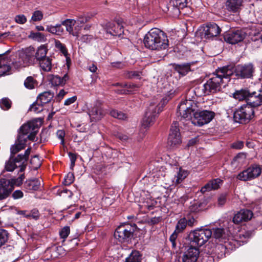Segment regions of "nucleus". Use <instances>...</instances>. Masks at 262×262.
Masks as SVG:
<instances>
[{"label": "nucleus", "instance_id": "nucleus-45", "mask_svg": "<svg viewBox=\"0 0 262 262\" xmlns=\"http://www.w3.org/2000/svg\"><path fill=\"white\" fill-rule=\"evenodd\" d=\"M110 114L112 117L119 120H125L127 118V115L126 114L117 110H112Z\"/></svg>", "mask_w": 262, "mask_h": 262}, {"label": "nucleus", "instance_id": "nucleus-11", "mask_svg": "<svg viewBox=\"0 0 262 262\" xmlns=\"http://www.w3.org/2000/svg\"><path fill=\"white\" fill-rule=\"evenodd\" d=\"M261 172V169L257 164H252L237 176V179L243 181H251L258 177Z\"/></svg>", "mask_w": 262, "mask_h": 262}, {"label": "nucleus", "instance_id": "nucleus-42", "mask_svg": "<svg viewBox=\"0 0 262 262\" xmlns=\"http://www.w3.org/2000/svg\"><path fill=\"white\" fill-rule=\"evenodd\" d=\"M55 46L66 57L67 61L68 60V59L70 60V58L68 57V53L67 49L66 48V46L64 44L62 43L58 40H55Z\"/></svg>", "mask_w": 262, "mask_h": 262}, {"label": "nucleus", "instance_id": "nucleus-17", "mask_svg": "<svg viewBox=\"0 0 262 262\" xmlns=\"http://www.w3.org/2000/svg\"><path fill=\"white\" fill-rule=\"evenodd\" d=\"M102 105V102L97 100L95 102L94 106L89 111V115L92 121L99 120L104 116L105 112Z\"/></svg>", "mask_w": 262, "mask_h": 262}, {"label": "nucleus", "instance_id": "nucleus-32", "mask_svg": "<svg viewBox=\"0 0 262 262\" xmlns=\"http://www.w3.org/2000/svg\"><path fill=\"white\" fill-rule=\"evenodd\" d=\"M10 61L7 57L0 59V76L10 74L11 67L9 64Z\"/></svg>", "mask_w": 262, "mask_h": 262}, {"label": "nucleus", "instance_id": "nucleus-5", "mask_svg": "<svg viewBox=\"0 0 262 262\" xmlns=\"http://www.w3.org/2000/svg\"><path fill=\"white\" fill-rule=\"evenodd\" d=\"M135 225L124 224L118 226L114 232V237L119 242L128 241L135 232Z\"/></svg>", "mask_w": 262, "mask_h": 262}, {"label": "nucleus", "instance_id": "nucleus-38", "mask_svg": "<svg viewBox=\"0 0 262 262\" xmlns=\"http://www.w3.org/2000/svg\"><path fill=\"white\" fill-rule=\"evenodd\" d=\"M193 92L198 97H201L202 96L207 95L210 94L209 90H208L207 86H206L205 83L196 86L193 91Z\"/></svg>", "mask_w": 262, "mask_h": 262}, {"label": "nucleus", "instance_id": "nucleus-24", "mask_svg": "<svg viewBox=\"0 0 262 262\" xmlns=\"http://www.w3.org/2000/svg\"><path fill=\"white\" fill-rule=\"evenodd\" d=\"M76 25V21L73 19H67L61 22V25L64 26L66 28V30L71 35L74 36H78L79 32V28H78L77 26L75 27L74 29L73 26Z\"/></svg>", "mask_w": 262, "mask_h": 262}, {"label": "nucleus", "instance_id": "nucleus-28", "mask_svg": "<svg viewBox=\"0 0 262 262\" xmlns=\"http://www.w3.org/2000/svg\"><path fill=\"white\" fill-rule=\"evenodd\" d=\"M169 5L174 14L178 15L180 13V9L186 7L187 0H171Z\"/></svg>", "mask_w": 262, "mask_h": 262}, {"label": "nucleus", "instance_id": "nucleus-51", "mask_svg": "<svg viewBox=\"0 0 262 262\" xmlns=\"http://www.w3.org/2000/svg\"><path fill=\"white\" fill-rule=\"evenodd\" d=\"M90 19V17L88 16H80L78 17L77 19L75 20L76 24L77 25V27L78 28H79L81 26L79 25H82L86 22H88Z\"/></svg>", "mask_w": 262, "mask_h": 262}, {"label": "nucleus", "instance_id": "nucleus-60", "mask_svg": "<svg viewBox=\"0 0 262 262\" xmlns=\"http://www.w3.org/2000/svg\"><path fill=\"white\" fill-rule=\"evenodd\" d=\"M57 137L61 140V143H64V138L65 136L64 131L63 130H58L56 132Z\"/></svg>", "mask_w": 262, "mask_h": 262}, {"label": "nucleus", "instance_id": "nucleus-18", "mask_svg": "<svg viewBox=\"0 0 262 262\" xmlns=\"http://www.w3.org/2000/svg\"><path fill=\"white\" fill-rule=\"evenodd\" d=\"M246 35V33L243 31L236 30L225 34L224 39L226 42L230 44H235L242 41L245 38Z\"/></svg>", "mask_w": 262, "mask_h": 262}, {"label": "nucleus", "instance_id": "nucleus-21", "mask_svg": "<svg viewBox=\"0 0 262 262\" xmlns=\"http://www.w3.org/2000/svg\"><path fill=\"white\" fill-rule=\"evenodd\" d=\"M169 166L173 170H176L174 178L172 179L173 185H177L181 183L188 174L187 170H184L181 167H179L177 165L172 166L169 165Z\"/></svg>", "mask_w": 262, "mask_h": 262}, {"label": "nucleus", "instance_id": "nucleus-43", "mask_svg": "<svg viewBox=\"0 0 262 262\" xmlns=\"http://www.w3.org/2000/svg\"><path fill=\"white\" fill-rule=\"evenodd\" d=\"M187 226L186 218L183 217L178 222L176 226L175 230L179 233H181L185 229Z\"/></svg>", "mask_w": 262, "mask_h": 262}, {"label": "nucleus", "instance_id": "nucleus-56", "mask_svg": "<svg viewBox=\"0 0 262 262\" xmlns=\"http://www.w3.org/2000/svg\"><path fill=\"white\" fill-rule=\"evenodd\" d=\"M15 21L19 24H24L27 21V18L23 14L17 15L15 17Z\"/></svg>", "mask_w": 262, "mask_h": 262}, {"label": "nucleus", "instance_id": "nucleus-64", "mask_svg": "<svg viewBox=\"0 0 262 262\" xmlns=\"http://www.w3.org/2000/svg\"><path fill=\"white\" fill-rule=\"evenodd\" d=\"M76 99H77V97L76 96H73L71 98H69L68 99H66L64 101V104L65 105H69L73 103L74 102H75V101L76 100Z\"/></svg>", "mask_w": 262, "mask_h": 262}, {"label": "nucleus", "instance_id": "nucleus-62", "mask_svg": "<svg viewBox=\"0 0 262 262\" xmlns=\"http://www.w3.org/2000/svg\"><path fill=\"white\" fill-rule=\"evenodd\" d=\"M93 39L91 35H84L81 37V40L84 42H89Z\"/></svg>", "mask_w": 262, "mask_h": 262}, {"label": "nucleus", "instance_id": "nucleus-6", "mask_svg": "<svg viewBox=\"0 0 262 262\" xmlns=\"http://www.w3.org/2000/svg\"><path fill=\"white\" fill-rule=\"evenodd\" d=\"M254 110L251 106L247 104L236 110L233 115L234 120L240 123H247L254 116Z\"/></svg>", "mask_w": 262, "mask_h": 262}, {"label": "nucleus", "instance_id": "nucleus-49", "mask_svg": "<svg viewBox=\"0 0 262 262\" xmlns=\"http://www.w3.org/2000/svg\"><path fill=\"white\" fill-rule=\"evenodd\" d=\"M30 36L38 41H44L46 39V36L40 32L31 33Z\"/></svg>", "mask_w": 262, "mask_h": 262}, {"label": "nucleus", "instance_id": "nucleus-63", "mask_svg": "<svg viewBox=\"0 0 262 262\" xmlns=\"http://www.w3.org/2000/svg\"><path fill=\"white\" fill-rule=\"evenodd\" d=\"M23 192L21 190H15L12 195L15 199H18L23 198Z\"/></svg>", "mask_w": 262, "mask_h": 262}, {"label": "nucleus", "instance_id": "nucleus-19", "mask_svg": "<svg viewBox=\"0 0 262 262\" xmlns=\"http://www.w3.org/2000/svg\"><path fill=\"white\" fill-rule=\"evenodd\" d=\"M252 216L253 213L251 210L242 209L234 215L232 221L234 224H238L243 222L250 220Z\"/></svg>", "mask_w": 262, "mask_h": 262}, {"label": "nucleus", "instance_id": "nucleus-23", "mask_svg": "<svg viewBox=\"0 0 262 262\" xmlns=\"http://www.w3.org/2000/svg\"><path fill=\"white\" fill-rule=\"evenodd\" d=\"M13 188L10 181L6 179H0V200L7 198L13 190Z\"/></svg>", "mask_w": 262, "mask_h": 262}, {"label": "nucleus", "instance_id": "nucleus-13", "mask_svg": "<svg viewBox=\"0 0 262 262\" xmlns=\"http://www.w3.org/2000/svg\"><path fill=\"white\" fill-rule=\"evenodd\" d=\"M179 126L177 122H173L171 126L167 143L171 148L177 147L182 142Z\"/></svg>", "mask_w": 262, "mask_h": 262}, {"label": "nucleus", "instance_id": "nucleus-34", "mask_svg": "<svg viewBox=\"0 0 262 262\" xmlns=\"http://www.w3.org/2000/svg\"><path fill=\"white\" fill-rule=\"evenodd\" d=\"M54 97V94L49 92H44L39 95L37 100L43 105L50 102Z\"/></svg>", "mask_w": 262, "mask_h": 262}, {"label": "nucleus", "instance_id": "nucleus-10", "mask_svg": "<svg viewBox=\"0 0 262 262\" xmlns=\"http://www.w3.org/2000/svg\"><path fill=\"white\" fill-rule=\"evenodd\" d=\"M214 116L215 113L212 111L207 110L199 111L198 110L190 121L194 125L201 126L210 122Z\"/></svg>", "mask_w": 262, "mask_h": 262}, {"label": "nucleus", "instance_id": "nucleus-58", "mask_svg": "<svg viewBox=\"0 0 262 262\" xmlns=\"http://www.w3.org/2000/svg\"><path fill=\"white\" fill-rule=\"evenodd\" d=\"M201 204H193L189 207V210L191 212L196 213L200 210Z\"/></svg>", "mask_w": 262, "mask_h": 262}, {"label": "nucleus", "instance_id": "nucleus-12", "mask_svg": "<svg viewBox=\"0 0 262 262\" xmlns=\"http://www.w3.org/2000/svg\"><path fill=\"white\" fill-rule=\"evenodd\" d=\"M162 110H160L159 108L158 112L157 113V107L155 106V104H150L145 112V115L141 121L142 127L146 129L152 125L158 114Z\"/></svg>", "mask_w": 262, "mask_h": 262}, {"label": "nucleus", "instance_id": "nucleus-52", "mask_svg": "<svg viewBox=\"0 0 262 262\" xmlns=\"http://www.w3.org/2000/svg\"><path fill=\"white\" fill-rule=\"evenodd\" d=\"M70 233V229L69 226L64 227L59 232L61 238L65 239Z\"/></svg>", "mask_w": 262, "mask_h": 262}, {"label": "nucleus", "instance_id": "nucleus-26", "mask_svg": "<svg viewBox=\"0 0 262 262\" xmlns=\"http://www.w3.org/2000/svg\"><path fill=\"white\" fill-rule=\"evenodd\" d=\"M116 85H120L122 88H125L126 89L118 90L116 93L119 94H127L133 93L138 90L140 85L134 83H119L116 84Z\"/></svg>", "mask_w": 262, "mask_h": 262}, {"label": "nucleus", "instance_id": "nucleus-4", "mask_svg": "<svg viewBox=\"0 0 262 262\" xmlns=\"http://www.w3.org/2000/svg\"><path fill=\"white\" fill-rule=\"evenodd\" d=\"M31 152V148H28L24 154H19L16 158L11 157L9 161L6 162L5 169L7 171H12L17 166L20 167V171H23L26 168V162Z\"/></svg>", "mask_w": 262, "mask_h": 262}, {"label": "nucleus", "instance_id": "nucleus-16", "mask_svg": "<svg viewBox=\"0 0 262 262\" xmlns=\"http://www.w3.org/2000/svg\"><path fill=\"white\" fill-rule=\"evenodd\" d=\"M220 28L214 23H207L203 27L202 36L206 39H210L217 36L221 32Z\"/></svg>", "mask_w": 262, "mask_h": 262}, {"label": "nucleus", "instance_id": "nucleus-36", "mask_svg": "<svg viewBox=\"0 0 262 262\" xmlns=\"http://www.w3.org/2000/svg\"><path fill=\"white\" fill-rule=\"evenodd\" d=\"M174 69L181 76H184L190 71V64L189 63L176 64Z\"/></svg>", "mask_w": 262, "mask_h": 262}, {"label": "nucleus", "instance_id": "nucleus-29", "mask_svg": "<svg viewBox=\"0 0 262 262\" xmlns=\"http://www.w3.org/2000/svg\"><path fill=\"white\" fill-rule=\"evenodd\" d=\"M27 140V138L24 136H18L17 140L15 145L11 148V154L14 155L25 148Z\"/></svg>", "mask_w": 262, "mask_h": 262}, {"label": "nucleus", "instance_id": "nucleus-31", "mask_svg": "<svg viewBox=\"0 0 262 262\" xmlns=\"http://www.w3.org/2000/svg\"><path fill=\"white\" fill-rule=\"evenodd\" d=\"M242 3L243 0H227L225 6L228 11L235 13L240 10Z\"/></svg>", "mask_w": 262, "mask_h": 262}, {"label": "nucleus", "instance_id": "nucleus-39", "mask_svg": "<svg viewBox=\"0 0 262 262\" xmlns=\"http://www.w3.org/2000/svg\"><path fill=\"white\" fill-rule=\"evenodd\" d=\"M141 255L138 251L134 250L126 258V262H141Z\"/></svg>", "mask_w": 262, "mask_h": 262}, {"label": "nucleus", "instance_id": "nucleus-55", "mask_svg": "<svg viewBox=\"0 0 262 262\" xmlns=\"http://www.w3.org/2000/svg\"><path fill=\"white\" fill-rule=\"evenodd\" d=\"M227 200V194H221L217 199L218 205L222 206L225 204Z\"/></svg>", "mask_w": 262, "mask_h": 262}, {"label": "nucleus", "instance_id": "nucleus-48", "mask_svg": "<svg viewBox=\"0 0 262 262\" xmlns=\"http://www.w3.org/2000/svg\"><path fill=\"white\" fill-rule=\"evenodd\" d=\"M11 106V101L7 98H5L2 99L0 101V106L2 109L4 110H9Z\"/></svg>", "mask_w": 262, "mask_h": 262}, {"label": "nucleus", "instance_id": "nucleus-50", "mask_svg": "<svg viewBox=\"0 0 262 262\" xmlns=\"http://www.w3.org/2000/svg\"><path fill=\"white\" fill-rule=\"evenodd\" d=\"M8 232L5 230H0V247L8 241Z\"/></svg>", "mask_w": 262, "mask_h": 262}, {"label": "nucleus", "instance_id": "nucleus-7", "mask_svg": "<svg viewBox=\"0 0 262 262\" xmlns=\"http://www.w3.org/2000/svg\"><path fill=\"white\" fill-rule=\"evenodd\" d=\"M213 236L216 239H218L219 242H224V244L220 245L222 249L227 250L228 251L232 250L236 247L237 242L232 239H227L228 234L226 233L225 230L223 228H215L214 230Z\"/></svg>", "mask_w": 262, "mask_h": 262}, {"label": "nucleus", "instance_id": "nucleus-9", "mask_svg": "<svg viewBox=\"0 0 262 262\" xmlns=\"http://www.w3.org/2000/svg\"><path fill=\"white\" fill-rule=\"evenodd\" d=\"M191 235L192 242L198 246H202L211 237L212 232L208 228H200L194 230L191 233Z\"/></svg>", "mask_w": 262, "mask_h": 262}, {"label": "nucleus", "instance_id": "nucleus-22", "mask_svg": "<svg viewBox=\"0 0 262 262\" xmlns=\"http://www.w3.org/2000/svg\"><path fill=\"white\" fill-rule=\"evenodd\" d=\"M198 248L190 246L184 253L183 256V262H195L199 255Z\"/></svg>", "mask_w": 262, "mask_h": 262}, {"label": "nucleus", "instance_id": "nucleus-59", "mask_svg": "<svg viewBox=\"0 0 262 262\" xmlns=\"http://www.w3.org/2000/svg\"><path fill=\"white\" fill-rule=\"evenodd\" d=\"M197 221L193 217H188V219H186L187 225L190 227L195 225Z\"/></svg>", "mask_w": 262, "mask_h": 262}, {"label": "nucleus", "instance_id": "nucleus-27", "mask_svg": "<svg viewBox=\"0 0 262 262\" xmlns=\"http://www.w3.org/2000/svg\"><path fill=\"white\" fill-rule=\"evenodd\" d=\"M69 79V77L67 74H65L63 77L61 78L58 75H51L49 76V80L52 86H63Z\"/></svg>", "mask_w": 262, "mask_h": 262}, {"label": "nucleus", "instance_id": "nucleus-3", "mask_svg": "<svg viewBox=\"0 0 262 262\" xmlns=\"http://www.w3.org/2000/svg\"><path fill=\"white\" fill-rule=\"evenodd\" d=\"M197 103L187 97L181 101L177 108V115L180 120L182 119L190 121L198 110Z\"/></svg>", "mask_w": 262, "mask_h": 262}, {"label": "nucleus", "instance_id": "nucleus-30", "mask_svg": "<svg viewBox=\"0 0 262 262\" xmlns=\"http://www.w3.org/2000/svg\"><path fill=\"white\" fill-rule=\"evenodd\" d=\"M222 183V180L220 179H215L210 181L201 189L202 193L210 191L212 190L217 189Z\"/></svg>", "mask_w": 262, "mask_h": 262}, {"label": "nucleus", "instance_id": "nucleus-46", "mask_svg": "<svg viewBox=\"0 0 262 262\" xmlns=\"http://www.w3.org/2000/svg\"><path fill=\"white\" fill-rule=\"evenodd\" d=\"M24 179V174H21L17 178H14L11 179V180H9L10 183L14 188V186H18L21 184Z\"/></svg>", "mask_w": 262, "mask_h": 262}, {"label": "nucleus", "instance_id": "nucleus-33", "mask_svg": "<svg viewBox=\"0 0 262 262\" xmlns=\"http://www.w3.org/2000/svg\"><path fill=\"white\" fill-rule=\"evenodd\" d=\"M247 162V155L245 152H240L233 159L232 165L235 167H240Z\"/></svg>", "mask_w": 262, "mask_h": 262}, {"label": "nucleus", "instance_id": "nucleus-54", "mask_svg": "<svg viewBox=\"0 0 262 262\" xmlns=\"http://www.w3.org/2000/svg\"><path fill=\"white\" fill-rule=\"evenodd\" d=\"M43 18V14L40 11H35L31 17V19L34 21H39Z\"/></svg>", "mask_w": 262, "mask_h": 262}, {"label": "nucleus", "instance_id": "nucleus-44", "mask_svg": "<svg viewBox=\"0 0 262 262\" xmlns=\"http://www.w3.org/2000/svg\"><path fill=\"white\" fill-rule=\"evenodd\" d=\"M43 104L36 100L30 107V110L35 113H38L43 110Z\"/></svg>", "mask_w": 262, "mask_h": 262}, {"label": "nucleus", "instance_id": "nucleus-53", "mask_svg": "<svg viewBox=\"0 0 262 262\" xmlns=\"http://www.w3.org/2000/svg\"><path fill=\"white\" fill-rule=\"evenodd\" d=\"M74 180V176L72 173L69 172L65 177L63 183L65 185H69L72 184Z\"/></svg>", "mask_w": 262, "mask_h": 262}, {"label": "nucleus", "instance_id": "nucleus-25", "mask_svg": "<svg viewBox=\"0 0 262 262\" xmlns=\"http://www.w3.org/2000/svg\"><path fill=\"white\" fill-rule=\"evenodd\" d=\"M42 182L41 179L35 178L26 181L24 186L27 191H37L41 187Z\"/></svg>", "mask_w": 262, "mask_h": 262}, {"label": "nucleus", "instance_id": "nucleus-1", "mask_svg": "<svg viewBox=\"0 0 262 262\" xmlns=\"http://www.w3.org/2000/svg\"><path fill=\"white\" fill-rule=\"evenodd\" d=\"M234 68L231 66H224L216 70L211 78L205 83L209 93H215L221 89V85L233 75Z\"/></svg>", "mask_w": 262, "mask_h": 262}, {"label": "nucleus", "instance_id": "nucleus-2", "mask_svg": "<svg viewBox=\"0 0 262 262\" xmlns=\"http://www.w3.org/2000/svg\"><path fill=\"white\" fill-rule=\"evenodd\" d=\"M144 43L149 49L161 50L168 47V40L163 31L157 28H153L144 36Z\"/></svg>", "mask_w": 262, "mask_h": 262}, {"label": "nucleus", "instance_id": "nucleus-40", "mask_svg": "<svg viewBox=\"0 0 262 262\" xmlns=\"http://www.w3.org/2000/svg\"><path fill=\"white\" fill-rule=\"evenodd\" d=\"M249 93L250 92L246 90H241L236 91L233 93V95L235 99L238 100L239 101L245 99L247 102V97L249 96Z\"/></svg>", "mask_w": 262, "mask_h": 262}, {"label": "nucleus", "instance_id": "nucleus-57", "mask_svg": "<svg viewBox=\"0 0 262 262\" xmlns=\"http://www.w3.org/2000/svg\"><path fill=\"white\" fill-rule=\"evenodd\" d=\"M26 216L32 218L35 220H37L39 218V213L38 210L34 209L31 211L30 213L26 215Z\"/></svg>", "mask_w": 262, "mask_h": 262}, {"label": "nucleus", "instance_id": "nucleus-41", "mask_svg": "<svg viewBox=\"0 0 262 262\" xmlns=\"http://www.w3.org/2000/svg\"><path fill=\"white\" fill-rule=\"evenodd\" d=\"M61 26V24H57L55 26H48L46 30L54 34L60 35L63 31V29Z\"/></svg>", "mask_w": 262, "mask_h": 262}, {"label": "nucleus", "instance_id": "nucleus-20", "mask_svg": "<svg viewBox=\"0 0 262 262\" xmlns=\"http://www.w3.org/2000/svg\"><path fill=\"white\" fill-rule=\"evenodd\" d=\"M247 104L253 108L262 104V91L250 92L247 97Z\"/></svg>", "mask_w": 262, "mask_h": 262}, {"label": "nucleus", "instance_id": "nucleus-35", "mask_svg": "<svg viewBox=\"0 0 262 262\" xmlns=\"http://www.w3.org/2000/svg\"><path fill=\"white\" fill-rule=\"evenodd\" d=\"M48 51V49L46 45H43L39 46L37 48L35 55V57L36 60L38 61L44 58L47 57V54Z\"/></svg>", "mask_w": 262, "mask_h": 262}, {"label": "nucleus", "instance_id": "nucleus-14", "mask_svg": "<svg viewBox=\"0 0 262 262\" xmlns=\"http://www.w3.org/2000/svg\"><path fill=\"white\" fill-rule=\"evenodd\" d=\"M106 35L121 36L124 32L123 26L121 21L108 22L102 26Z\"/></svg>", "mask_w": 262, "mask_h": 262}, {"label": "nucleus", "instance_id": "nucleus-61", "mask_svg": "<svg viewBox=\"0 0 262 262\" xmlns=\"http://www.w3.org/2000/svg\"><path fill=\"white\" fill-rule=\"evenodd\" d=\"M244 147V142L243 141H238L234 142L232 145V147L235 149H240Z\"/></svg>", "mask_w": 262, "mask_h": 262}, {"label": "nucleus", "instance_id": "nucleus-47", "mask_svg": "<svg viewBox=\"0 0 262 262\" xmlns=\"http://www.w3.org/2000/svg\"><path fill=\"white\" fill-rule=\"evenodd\" d=\"M35 80L31 76L28 77L24 81L25 86L28 89H33L35 86Z\"/></svg>", "mask_w": 262, "mask_h": 262}, {"label": "nucleus", "instance_id": "nucleus-8", "mask_svg": "<svg viewBox=\"0 0 262 262\" xmlns=\"http://www.w3.org/2000/svg\"><path fill=\"white\" fill-rule=\"evenodd\" d=\"M39 128V125L36 119L28 121L20 127L18 136H24L27 139L34 141Z\"/></svg>", "mask_w": 262, "mask_h": 262}, {"label": "nucleus", "instance_id": "nucleus-15", "mask_svg": "<svg viewBox=\"0 0 262 262\" xmlns=\"http://www.w3.org/2000/svg\"><path fill=\"white\" fill-rule=\"evenodd\" d=\"M237 76L242 78H250L253 76L254 68L252 63L239 64L234 69Z\"/></svg>", "mask_w": 262, "mask_h": 262}, {"label": "nucleus", "instance_id": "nucleus-37", "mask_svg": "<svg viewBox=\"0 0 262 262\" xmlns=\"http://www.w3.org/2000/svg\"><path fill=\"white\" fill-rule=\"evenodd\" d=\"M40 68L45 72H49L52 69L51 59L47 57L38 61Z\"/></svg>", "mask_w": 262, "mask_h": 262}]
</instances>
